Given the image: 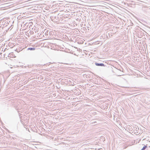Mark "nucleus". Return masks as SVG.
<instances>
[{"label": "nucleus", "mask_w": 150, "mask_h": 150, "mask_svg": "<svg viewBox=\"0 0 150 150\" xmlns=\"http://www.w3.org/2000/svg\"><path fill=\"white\" fill-rule=\"evenodd\" d=\"M52 31H50V30L45 29L43 32V34H44L45 36L47 38H50L52 35Z\"/></svg>", "instance_id": "1"}, {"label": "nucleus", "mask_w": 150, "mask_h": 150, "mask_svg": "<svg viewBox=\"0 0 150 150\" xmlns=\"http://www.w3.org/2000/svg\"><path fill=\"white\" fill-rule=\"evenodd\" d=\"M10 52L9 51L8 49H7L6 48H5L3 52L4 53V57H5L6 58H7V57H8V54H9Z\"/></svg>", "instance_id": "2"}, {"label": "nucleus", "mask_w": 150, "mask_h": 150, "mask_svg": "<svg viewBox=\"0 0 150 150\" xmlns=\"http://www.w3.org/2000/svg\"><path fill=\"white\" fill-rule=\"evenodd\" d=\"M50 18L51 20L52 21H54L58 22V21H59L58 19V18L56 16H50Z\"/></svg>", "instance_id": "3"}, {"label": "nucleus", "mask_w": 150, "mask_h": 150, "mask_svg": "<svg viewBox=\"0 0 150 150\" xmlns=\"http://www.w3.org/2000/svg\"><path fill=\"white\" fill-rule=\"evenodd\" d=\"M134 130L133 131L134 133L138 134V131L139 130V128L138 127L135 126V127H134Z\"/></svg>", "instance_id": "4"}, {"label": "nucleus", "mask_w": 150, "mask_h": 150, "mask_svg": "<svg viewBox=\"0 0 150 150\" xmlns=\"http://www.w3.org/2000/svg\"><path fill=\"white\" fill-rule=\"evenodd\" d=\"M141 150H150V149L148 148V145H144Z\"/></svg>", "instance_id": "5"}, {"label": "nucleus", "mask_w": 150, "mask_h": 150, "mask_svg": "<svg viewBox=\"0 0 150 150\" xmlns=\"http://www.w3.org/2000/svg\"><path fill=\"white\" fill-rule=\"evenodd\" d=\"M96 65L98 66H105V65L103 63H95Z\"/></svg>", "instance_id": "6"}, {"label": "nucleus", "mask_w": 150, "mask_h": 150, "mask_svg": "<svg viewBox=\"0 0 150 150\" xmlns=\"http://www.w3.org/2000/svg\"><path fill=\"white\" fill-rule=\"evenodd\" d=\"M13 57V54L12 52L8 54V57Z\"/></svg>", "instance_id": "7"}, {"label": "nucleus", "mask_w": 150, "mask_h": 150, "mask_svg": "<svg viewBox=\"0 0 150 150\" xmlns=\"http://www.w3.org/2000/svg\"><path fill=\"white\" fill-rule=\"evenodd\" d=\"M35 50V48L34 47H29L28 48V50Z\"/></svg>", "instance_id": "8"}, {"label": "nucleus", "mask_w": 150, "mask_h": 150, "mask_svg": "<svg viewBox=\"0 0 150 150\" xmlns=\"http://www.w3.org/2000/svg\"><path fill=\"white\" fill-rule=\"evenodd\" d=\"M33 66V65H28V66H24V67L25 68H26V67H27L28 68H31V67H32Z\"/></svg>", "instance_id": "9"}, {"label": "nucleus", "mask_w": 150, "mask_h": 150, "mask_svg": "<svg viewBox=\"0 0 150 150\" xmlns=\"http://www.w3.org/2000/svg\"><path fill=\"white\" fill-rule=\"evenodd\" d=\"M4 25H5V24L4 25H1V26H2V28H4Z\"/></svg>", "instance_id": "10"}, {"label": "nucleus", "mask_w": 150, "mask_h": 150, "mask_svg": "<svg viewBox=\"0 0 150 150\" xmlns=\"http://www.w3.org/2000/svg\"><path fill=\"white\" fill-rule=\"evenodd\" d=\"M101 139H103V140L104 139H105V138L103 137H102Z\"/></svg>", "instance_id": "11"}, {"label": "nucleus", "mask_w": 150, "mask_h": 150, "mask_svg": "<svg viewBox=\"0 0 150 150\" xmlns=\"http://www.w3.org/2000/svg\"><path fill=\"white\" fill-rule=\"evenodd\" d=\"M148 148H150V146H148Z\"/></svg>", "instance_id": "12"}, {"label": "nucleus", "mask_w": 150, "mask_h": 150, "mask_svg": "<svg viewBox=\"0 0 150 150\" xmlns=\"http://www.w3.org/2000/svg\"><path fill=\"white\" fill-rule=\"evenodd\" d=\"M43 36H44V35H43Z\"/></svg>", "instance_id": "13"}, {"label": "nucleus", "mask_w": 150, "mask_h": 150, "mask_svg": "<svg viewBox=\"0 0 150 150\" xmlns=\"http://www.w3.org/2000/svg\"><path fill=\"white\" fill-rule=\"evenodd\" d=\"M7 26V25H5V26Z\"/></svg>", "instance_id": "14"}]
</instances>
